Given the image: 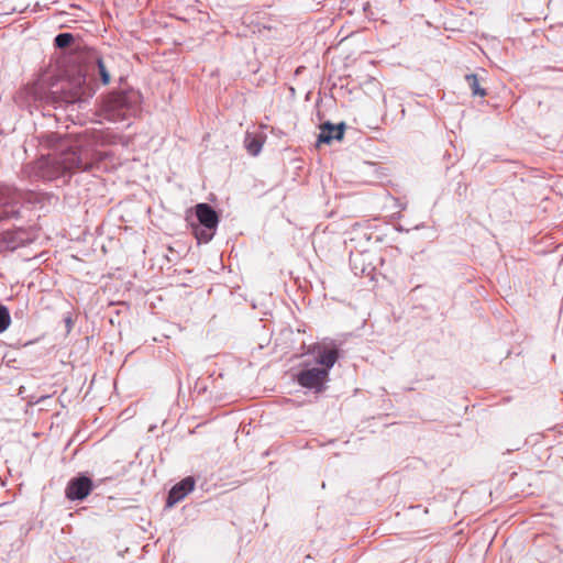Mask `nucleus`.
I'll return each instance as SVG.
<instances>
[{
	"label": "nucleus",
	"instance_id": "10",
	"mask_svg": "<svg viewBox=\"0 0 563 563\" xmlns=\"http://www.w3.org/2000/svg\"><path fill=\"white\" fill-rule=\"evenodd\" d=\"M196 216L198 219V225L206 227L208 229H217L219 217L210 205L198 203L196 206Z\"/></svg>",
	"mask_w": 563,
	"mask_h": 563
},
{
	"label": "nucleus",
	"instance_id": "13",
	"mask_svg": "<svg viewBox=\"0 0 563 563\" xmlns=\"http://www.w3.org/2000/svg\"><path fill=\"white\" fill-rule=\"evenodd\" d=\"M95 70L98 71V75L100 76L102 84L107 85L110 82V74L108 67L103 59L98 56L95 58L93 71Z\"/></svg>",
	"mask_w": 563,
	"mask_h": 563
},
{
	"label": "nucleus",
	"instance_id": "9",
	"mask_svg": "<svg viewBox=\"0 0 563 563\" xmlns=\"http://www.w3.org/2000/svg\"><path fill=\"white\" fill-rule=\"evenodd\" d=\"M195 487V479L188 476L177 483L168 493L167 506L172 507L184 499Z\"/></svg>",
	"mask_w": 563,
	"mask_h": 563
},
{
	"label": "nucleus",
	"instance_id": "5",
	"mask_svg": "<svg viewBox=\"0 0 563 563\" xmlns=\"http://www.w3.org/2000/svg\"><path fill=\"white\" fill-rule=\"evenodd\" d=\"M35 239L31 230L19 228L12 231H5L0 235V253L14 251L24 246Z\"/></svg>",
	"mask_w": 563,
	"mask_h": 563
},
{
	"label": "nucleus",
	"instance_id": "6",
	"mask_svg": "<svg viewBox=\"0 0 563 563\" xmlns=\"http://www.w3.org/2000/svg\"><path fill=\"white\" fill-rule=\"evenodd\" d=\"M329 373L327 368L312 367L302 369L297 375V382L300 386L314 389L317 393L323 389V384L328 379Z\"/></svg>",
	"mask_w": 563,
	"mask_h": 563
},
{
	"label": "nucleus",
	"instance_id": "19",
	"mask_svg": "<svg viewBox=\"0 0 563 563\" xmlns=\"http://www.w3.org/2000/svg\"><path fill=\"white\" fill-rule=\"evenodd\" d=\"M361 274H362V275H363V274H365V268H362V269H361Z\"/></svg>",
	"mask_w": 563,
	"mask_h": 563
},
{
	"label": "nucleus",
	"instance_id": "4",
	"mask_svg": "<svg viewBox=\"0 0 563 563\" xmlns=\"http://www.w3.org/2000/svg\"><path fill=\"white\" fill-rule=\"evenodd\" d=\"M29 196L14 187L0 185V221L18 219Z\"/></svg>",
	"mask_w": 563,
	"mask_h": 563
},
{
	"label": "nucleus",
	"instance_id": "7",
	"mask_svg": "<svg viewBox=\"0 0 563 563\" xmlns=\"http://www.w3.org/2000/svg\"><path fill=\"white\" fill-rule=\"evenodd\" d=\"M91 490L92 481L87 476H78L68 482L65 494L70 500H82Z\"/></svg>",
	"mask_w": 563,
	"mask_h": 563
},
{
	"label": "nucleus",
	"instance_id": "2",
	"mask_svg": "<svg viewBox=\"0 0 563 563\" xmlns=\"http://www.w3.org/2000/svg\"><path fill=\"white\" fill-rule=\"evenodd\" d=\"M95 88L86 75L78 73L63 80L60 87L52 90L47 97L48 102L55 108H81L92 98Z\"/></svg>",
	"mask_w": 563,
	"mask_h": 563
},
{
	"label": "nucleus",
	"instance_id": "12",
	"mask_svg": "<svg viewBox=\"0 0 563 563\" xmlns=\"http://www.w3.org/2000/svg\"><path fill=\"white\" fill-rule=\"evenodd\" d=\"M216 229H208L201 225H194V233L198 243H208L214 235Z\"/></svg>",
	"mask_w": 563,
	"mask_h": 563
},
{
	"label": "nucleus",
	"instance_id": "11",
	"mask_svg": "<svg viewBox=\"0 0 563 563\" xmlns=\"http://www.w3.org/2000/svg\"><path fill=\"white\" fill-rule=\"evenodd\" d=\"M344 123L332 124L330 122H325L320 126V134L318 136L319 143L329 144L332 141H340L343 139L344 134Z\"/></svg>",
	"mask_w": 563,
	"mask_h": 563
},
{
	"label": "nucleus",
	"instance_id": "18",
	"mask_svg": "<svg viewBox=\"0 0 563 563\" xmlns=\"http://www.w3.org/2000/svg\"><path fill=\"white\" fill-rule=\"evenodd\" d=\"M351 264H352V266H353V269L355 271V274H358V273H357V266H356V258L351 257Z\"/></svg>",
	"mask_w": 563,
	"mask_h": 563
},
{
	"label": "nucleus",
	"instance_id": "16",
	"mask_svg": "<svg viewBox=\"0 0 563 563\" xmlns=\"http://www.w3.org/2000/svg\"><path fill=\"white\" fill-rule=\"evenodd\" d=\"M11 324L9 309L0 303V333L4 332Z\"/></svg>",
	"mask_w": 563,
	"mask_h": 563
},
{
	"label": "nucleus",
	"instance_id": "14",
	"mask_svg": "<svg viewBox=\"0 0 563 563\" xmlns=\"http://www.w3.org/2000/svg\"><path fill=\"white\" fill-rule=\"evenodd\" d=\"M465 80L474 96H479V97L486 96V91H485V89H483L479 86L478 78L475 74L465 75Z\"/></svg>",
	"mask_w": 563,
	"mask_h": 563
},
{
	"label": "nucleus",
	"instance_id": "1",
	"mask_svg": "<svg viewBox=\"0 0 563 563\" xmlns=\"http://www.w3.org/2000/svg\"><path fill=\"white\" fill-rule=\"evenodd\" d=\"M44 142L54 153L36 162L35 173L40 178L55 180L69 178L75 172L90 170L100 159V154L95 146L104 144L107 141L101 132L93 131L76 142H70L56 133H49L45 135Z\"/></svg>",
	"mask_w": 563,
	"mask_h": 563
},
{
	"label": "nucleus",
	"instance_id": "15",
	"mask_svg": "<svg viewBox=\"0 0 563 563\" xmlns=\"http://www.w3.org/2000/svg\"><path fill=\"white\" fill-rule=\"evenodd\" d=\"M75 37L70 33H59L54 38V44L58 48H66L70 46L74 42Z\"/></svg>",
	"mask_w": 563,
	"mask_h": 563
},
{
	"label": "nucleus",
	"instance_id": "3",
	"mask_svg": "<svg viewBox=\"0 0 563 563\" xmlns=\"http://www.w3.org/2000/svg\"><path fill=\"white\" fill-rule=\"evenodd\" d=\"M140 102L141 96L133 89L111 92L102 104L103 117L111 122L126 120L137 112Z\"/></svg>",
	"mask_w": 563,
	"mask_h": 563
},
{
	"label": "nucleus",
	"instance_id": "17",
	"mask_svg": "<svg viewBox=\"0 0 563 563\" xmlns=\"http://www.w3.org/2000/svg\"><path fill=\"white\" fill-rule=\"evenodd\" d=\"M245 143H246V148H247L249 153L254 156L257 155L262 150V142L255 137L251 139L250 136H247L245 140Z\"/></svg>",
	"mask_w": 563,
	"mask_h": 563
},
{
	"label": "nucleus",
	"instance_id": "8",
	"mask_svg": "<svg viewBox=\"0 0 563 563\" xmlns=\"http://www.w3.org/2000/svg\"><path fill=\"white\" fill-rule=\"evenodd\" d=\"M311 353L316 355L317 363L328 371L335 364L339 352L335 346H329L325 343H317L311 347Z\"/></svg>",
	"mask_w": 563,
	"mask_h": 563
}]
</instances>
